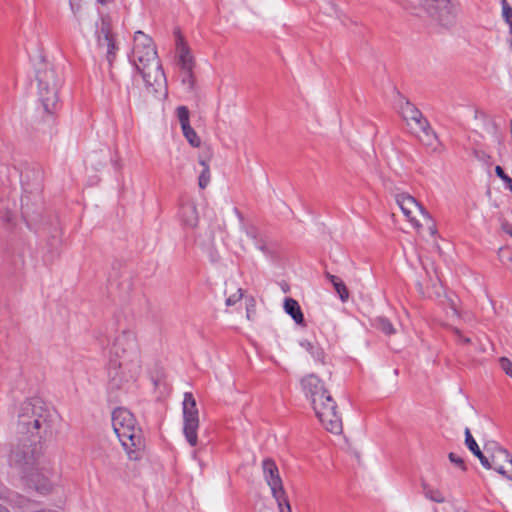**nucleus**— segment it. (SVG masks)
Segmentation results:
<instances>
[{
  "instance_id": "1",
  "label": "nucleus",
  "mask_w": 512,
  "mask_h": 512,
  "mask_svg": "<svg viewBox=\"0 0 512 512\" xmlns=\"http://www.w3.org/2000/svg\"><path fill=\"white\" fill-rule=\"evenodd\" d=\"M301 386L323 427L333 434H340L343 429L342 418L337 411L336 401L322 380L315 374H309L302 378Z\"/></svg>"
},
{
  "instance_id": "2",
  "label": "nucleus",
  "mask_w": 512,
  "mask_h": 512,
  "mask_svg": "<svg viewBox=\"0 0 512 512\" xmlns=\"http://www.w3.org/2000/svg\"><path fill=\"white\" fill-rule=\"evenodd\" d=\"M131 62L152 92L157 93L159 88L164 86L166 78L153 40L142 31H136L134 34Z\"/></svg>"
},
{
  "instance_id": "3",
  "label": "nucleus",
  "mask_w": 512,
  "mask_h": 512,
  "mask_svg": "<svg viewBox=\"0 0 512 512\" xmlns=\"http://www.w3.org/2000/svg\"><path fill=\"white\" fill-rule=\"evenodd\" d=\"M54 417V412L42 400L26 401L18 414V433L23 436L30 434L32 438H46L52 433Z\"/></svg>"
},
{
  "instance_id": "4",
  "label": "nucleus",
  "mask_w": 512,
  "mask_h": 512,
  "mask_svg": "<svg viewBox=\"0 0 512 512\" xmlns=\"http://www.w3.org/2000/svg\"><path fill=\"white\" fill-rule=\"evenodd\" d=\"M112 426L129 458L137 460L145 443L134 415L125 408H116L112 413Z\"/></svg>"
},
{
  "instance_id": "5",
  "label": "nucleus",
  "mask_w": 512,
  "mask_h": 512,
  "mask_svg": "<svg viewBox=\"0 0 512 512\" xmlns=\"http://www.w3.org/2000/svg\"><path fill=\"white\" fill-rule=\"evenodd\" d=\"M406 8L420 17H427L440 26L455 23L456 14L451 0H405Z\"/></svg>"
},
{
  "instance_id": "6",
  "label": "nucleus",
  "mask_w": 512,
  "mask_h": 512,
  "mask_svg": "<svg viewBox=\"0 0 512 512\" xmlns=\"http://www.w3.org/2000/svg\"><path fill=\"white\" fill-rule=\"evenodd\" d=\"M36 79L38 82L39 99L43 105L44 111L53 114L59 102V87L61 78L55 69L46 62L37 69Z\"/></svg>"
},
{
  "instance_id": "7",
  "label": "nucleus",
  "mask_w": 512,
  "mask_h": 512,
  "mask_svg": "<svg viewBox=\"0 0 512 512\" xmlns=\"http://www.w3.org/2000/svg\"><path fill=\"white\" fill-rule=\"evenodd\" d=\"M38 438L23 436L11 450L10 462L19 468L24 475L40 466L43 447Z\"/></svg>"
},
{
  "instance_id": "8",
  "label": "nucleus",
  "mask_w": 512,
  "mask_h": 512,
  "mask_svg": "<svg viewBox=\"0 0 512 512\" xmlns=\"http://www.w3.org/2000/svg\"><path fill=\"white\" fill-rule=\"evenodd\" d=\"M396 202L403 214L417 230L426 225L432 235L436 232L430 214L414 197L406 193L397 194Z\"/></svg>"
},
{
  "instance_id": "9",
  "label": "nucleus",
  "mask_w": 512,
  "mask_h": 512,
  "mask_svg": "<svg viewBox=\"0 0 512 512\" xmlns=\"http://www.w3.org/2000/svg\"><path fill=\"white\" fill-rule=\"evenodd\" d=\"M141 371L140 359L132 361L109 358L108 377L112 389H121L125 384L134 382Z\"/></svg>"
},
{
  "instance_id": "10",
  "label": "nucleus",
  "mask_w": 512,
  "mask_h": 512,
  "mask_svg": "<svg viewBox=\"0 0 512 512\" xmlns=\"http://www.w3.org/2000/svg\"><path fill=\"white\" fill-rule=\"evenodd\" d=\"M183 433L191 446L198 443L197 430L199 428V412L196 400L192 393L186 392L183 400Z\"/></svg>"
},
{
  "instance_id": "11",
  "label": "nucleus",
  "mask_w": 512,
  "mask_h": 512,
  "mask_svg": "<svg viewBox=\"0 0 512 512\" xmlns=\"http://www.w3.org/2000/svg\"><path fill=\"white\" fill-rule=\"evenodd\" d=\"M110 357L125 361L140 359L135 334L130 331H123L117 336L111 348Z\"/></svg>"
},
{
  "instance_id": "12",
  "label": "nucleus",
  "mask_w": 512,
  "mask_h": 512,
  "mask_svg": "<svg viewBox=\"0 0 512 512\" xmlns=\"http://www.w3.org/2000/svg\"><path fill=\"white\" fill-rule=\"evenodd\" d=\"M97 34V45L101 49L106 50V59L111 65L116 57V46L114 36L112 34L111 22L108 17L101 18V25L96 31Z\"/></svg>"
},
{
  "instance_id": "13",
  "label": "nucleus",
  "mask_w": 512,
  "mask_h": 512,
  "mask_svg": "<svg viewBox=\"0 0 512 512\" xmlns=\"http://www.w3.org/2000/svg\"><path fill=\"white\" fill-rule=\"evenodd\" d=\"M483 467L493 469L512 480V458L505 449L498 448L496 454L488 455V465Z\"/></svg>"
},
{
  "instance_id": "14",
  "label": "nucleus",
  "mask_w": 512,
  "mask_h": 512,
  "mask_svg": "<svg viewBox=\"0 0 512 512\" xmlns=\"http://www.w3.org/2000/svg\"><path fill=\"white\" fill-rule=\"evenodd\" d=\"M400 114L412 132H415L416 129L428 127V120L423 116L422 112L408 100L400 105Z\"/></svg>"
},
{
  "instance_id": "15",
  "label": "nucleus",
  "mask_w": 512,
  "mask_h": 512,
  "mask_svg": "<svg viewBox=\"0 0 512 512\" xmlns=\"http://www.w3.org/2000/svg\"><path fill=\"white\" fill-rule=\"evenodd\" d=\"M262 468L265 480L271 488L274 498L282 497V494L285 491L275 461L271 458L264 459L262 462Z\"/></svg>"
},
{
  "instance_id": "16",
  "label": "nucleus",
  "mask_w": 512,
  "mask_h": 512,
  "mask_svg": "<svg viewBox=\"0 0 512 512\" xmlns=\"http://www.w3.org/2000/svg\"><path fill=\"white\" fill-rule=\"evenodd\" d=\"M29 487L34 488L40 494H48L52 491V483L49 478L41 472L40 466L36 470L24 475Z\"/></svg>"
},
{
  "instance_id": "17",
  "label": "nucleus",
  "mask_w": 512,
  "mask_h": 512,
  "mask_svg": "<svg viewBox=\"0 0 512 512\" xmlns=\"http://www.w3.org/2000/svg\"><path fill=\"white\" fill-rule=\"evenodd\" d=\"M180 217L184 225L194 228L198 225L199 217L196 205L192 202H187L181 205Z\"/></svg>"
},
{
  "instance_id": "18",
  "label": "nucleus",
  "mask_w": 512,
  "mask_h": 512,
  "mask_svg": "<svg viewBox=\"0 0 512 512\" xmlns=\"http://www.w3.org/2000/svg\"><path fill=\"white\" fill-rule=\"evenodd\" d=\"M465 434V445L467 448L479 459L482 466L488 465V454L484 453L480 450L477 442L473 438L471 431L469 428H466L464 431ZM485 451L488 450L485 448Z\"/></svg>"
},
{
  "instance_id": "19",
  "label": "nucleus",
  "mask_w": 512,
  "mask_h": 512,
  "mask_svg": "<svg viewBox=\"0 0 512 512\" xmlns=\"http://www.w3.org/2000/svg\"><path fill=\"white\" fill-rule=\"evenodd\" d=\"M284 310L298 324L305 326L304 315L299 303L293 298H286L284 301Z\"/></svg>"
},
{
  "instance_id": "20",
  "label": "nucleus",
  "mask_w": 512,
  "mask_h": 512,
  "mask_svg": "<svg viewBox=\"0 0 512 512\" xmlns=\"http://www.w3.org/2000/svg\"><path fill=\"white\" fill-rule=\"evenodd\" d=\"M413 133L425 146L431 147L437 141V135L429 123L427 128L425 127L424 129H416Z\"/></svg>"
},
{
  "instance_id": "21",
  "label": "nucleus",
  "mask_w": 512,
  "mask_h": 512,
  "mask_svg": "<svg viewBox=\"0 0 512 512\" xmlns=\"http://www.w3.org/2000/svg\"><path fill=\"white\" fill-rule=\"evenodd\" d=\"M421 487H422L424 496L426 498H428L429 500L436 502V503H444L445 502V497L439 489L432 487L425 481L421 482Z\"/></svg>"
},
{
  "instance_id": "22",
  "label": "nucleus",
  "mask_w": 512,
  "mask_h": 512,
  "mask_svg": "<svg viewBox=\"0 0 512 512\" xmlns=\"http://www.w3.org/2000/svg\"><path fill=\"white\" fill-rule=\"evenodd\" d=\"M374 326L386 335L395 333L392 323L385 317H377L374 321Z\"/></svg>"
},
{
  "instance_id": "23",
  "label": "nucleus",
  "mask_w": 512,
  "mask_h": 512,
  "mask_svg": "<svg viewBox=\"0 0 512 512\" xmlns=\"http://www.w3.org/2000/svg\"><path fill=\"white\" fill-rule=\"evenodd\" d=\"M182 83L186 86L189 92L196 93L197 91V84H196V78L193 74L192 70L183 71L182 75Z\"/></svg>"
},
{
  "instance_id": "24",
  "label": "nucleus",
  "mask_w": 512,
  "mask_h": 512,
  "mask_svg": "<svg viewBox=\"0 0 512 512\" xmlns=\"http://www.w3.org/2000/svg\"><path fill=\"white\" fill-rule=\"evenodd\" d=\"M183 131V134L189 144L193 147H199L201 144L200 138L197 135L196 131L191 127V125H187L185 127L181 128Z\"/></svg>"
},
{
  "instance_id": "25",
  "label": "nucleus",
  "mask_w": 512,
  "mask_h": 512,
  "mask_svg": "<svg viewBox=\"0 0 512 512\" xmlns=\"http://www.w3.org/2000/svg\"><path fill=\"white\" fill-rule=\"evenodd\" d=\"M199 162L203 166V171L199 175L198 185L201 189H205L210 182V169L205 160H200Z\"/></svg>"
},
{
  "instance_id": "26",
  "label": "nucleus",
  "mask_w": 512,
  "mask_h": 512,
  "mask_svg": "<svg viewBox=\"0 0 512 512\" xmlns=\"http://www.w3.org/2000/svg\"><path fill=\"white\" fill-rule=\"evenodd\" d=\"M332 285H333L336 293L338 294L340 300L343 303L348 301V299L350 297V293H349V290H348L347 286L345 285V283L339 278Z\"/></svg>"
},
{
  "instance_id": "27",
  "label": "nucleus",
  "mask_w": 512,
  "mask_h": 512,
  "mask_svg": "<svg viewBox=\"0 0 512 512\" xmlns=\"http://www.w3.org/2000/svg\"><path fill=\"white\" fill-rule=\"evenodd\" d=\"M180 64L183 71L193 70V58L188 50L180 52Z\"/></svg>"
},
{
  "instance_id": "28",
  "label": "nucleus",
  "mask_w": 512,
  "mask_h": 512,
  "mask_svg": "<svg viewBox=\"0 0 512 512\" xmlns=\"http://www.w3.org/2000/svg\"><path fill=\"white\" fill-rule=\"evenodd\" d=\"M176 115L179 120V123L182 127H185L187 125H190V112L189 109L186 106H179L176 108Z\"/></svg>"
},
{
  "instance_id": "29",
  "label": "nucleus",
  "mask_w": 512,
  "mask_h": 512,
  "mask_svg": "<svg viewBox=\"0 0 512 512\" xmlns=\"http://www.w3.org/2000/svg\"><path fill=\"white\" fill-rule=\"evenodd\" d=\"M302 346L309 351V353L313 356L314 359L323 362L324 352L321 348L314 346L310 342L302 343Z\"/></svg>"
},
{
  "instance_id": "30",
  "label": "nucleus",
  "mask_w": 512,
  "mask_h": 512,
  "mask_svg": "<svg viewBox=\"0 0 512 512\" xmlns=\"http://www.w3.org/2000/svg\"><path fill=\"white\" fill-rule=\"evenodd\" d=\"M496 175L506 184V187L512 192V179L508 176L501 166L495 167Z\"/></svg>"
},
{
  "instance_id": "31",
  "label": "nucleus",
  "mask_w": 512,
  "mask_h": 512,
  "mask_svg": "<svg viewBox=\"0 0 512 512\" xmlns=\"http://www.w3.org/2000/svg\"><path fill=\"white\" fill-rule=\"evenodd\" d=\"M448 458L452 464L457 466L462 471L465 472L467 470V465L462 457L458 456L457 454H455L453 452H450L448 454Z\"/></svg>"
},
{
  "instance_id": "32",
  "label": "nucleus",
  "mask_w": 512,
  "mask_h": 512,
  "mask_svg": "<svg viewBox=\"0 0 512 512\" xmlns=\"http://www.w3.org/2000/svg\"><path fill=\"white\" fill-rule=\"evenodd\" d=\"M451 330L458 344L468 345L472 343L471 338L463 335L460 329L453 327Z\"/></svg>"
},
{
  "instance_id": "33",
  "label": "nucleus",
  "mask_w": 512,
  "mask_h": 512,
  "mask_svg": "<svg viewBox=\"0 0 512 512\" xmlns=\"http://www.w3.org/2000/svg\"><path fill=\"white\" fill-rule=\"evenodd\" d=\"M501 5L503 18L510 25V23H512V7L507 0H501Z\"/></svg>"
},
{
  "instance_id": "34",
  "label": "nucleus",
  "mask_w": 512,
  "mask_h": 512,
  "mask_svg": "<svg viewBox=\"0 0 512 512\" xmlns=\"http://www.w3.org/2000/svg\"><path fill=\"white\" fill-rule=\"evenodd\" d=\"M279 507L280 512H291V507L289 501L286 497L285 492L282 494V497L275 498Z\"/></svg>"
},
{
  "instance_id": "35",
  "label": "nucleus",
  "mask_w": 512,
  "mask_h": 512,
  "mask_svg": "<svg viewBox=\"0 0 512 512\" xmlns=\"http://www.w3.org/2000/svg\"><path fill=\"white\" fill-rule=\"evenodd\" d=\"M499 363L502 370L512 378V362L506 357H501Z\"/></svg>"
},
{
  "instance_id": "36",
  "label": "nucleus",
  "mask_w": 512,
  "mask_h": 512,
  "mask_svg": "<svg viewBox=\"0 0 512 512\" xmlns=\"http://www.w3.org/2000/svg\"><path fill=\"white\" fill-rule=\"evenodd\" d=\"M240 291H241V289H239V293L233 294L227 298V300H226L227 306H232V305L236 304L242 298V293H240Z\"/></svg>"
},
{
  "instance_id": "37",
  "label": "nucleus",
  "mask_w": 512,
  "mask_h": 512,
  "mask_svg": "<svg viewBox=\"0 0 512 512\" xmlns=\"http://www.w3.org/2000/svg\"><path fill=\"white\" fill-rule=\"evenodd\" d=\"M245 232H246V234H247L249 237H251V238H253V239L257 240V237H258L259 232H258V229H257L256 227H254V226L246 227V228H245Z\"/></svg>"
},
{
  "instance_id": "38",
  "label": "nucleus",
  "mask_w": 512,
  "mask_h": 512,
  "mask_svg": "<svg viewBox=\"0 0 512 512\" xmlns=\"http://www.w3.org/2000/svg\"><path fill=\"white\" fill-rule=\"evenodd\" d=\"M256 246L259 250L263 251V252H266L267 251V248H266V245L264 243L263 240H259L256 242Z\"/></svg>"
},
{
  "instance_id": "39",
  "label": "nucleus",
  "mask_w": 512,
  "mask_h": 512,
  "mask_svg": "<svg viewBox=\"0 0 512 512\" xmlns=\"http://www.w3.org/2000/svg\"><path fill=\"white\" fill-rule=\"evenodd\" d=\"M326 278L333 284L335 281L339 279L338 276H335L333 274H330L329 272L325 273Z\"/></svg>"
},
{
  "instance_id": "40",
  "label": "nucleus",
  "mask_w": 512,
  "mask_h": 512,
  "mask_svg": "<svg viewBox=\"0 0 512 512\" xmlns=\"http://www.w3.org/2000/svg\"><path fill=\"white\" fill-rule=\"evenodd\" d=\"M13 215L11 212H6V214L3 216V220L6 222L12 221Z\"/></svg>"
},
{
  "instance_id": "41",
  "label": "nucleus",
  "mask_w": 512,
  "mask_h": 512,
  "mask_svg": "<svg viewBox=\"0 0 512 512\" xmlns=\"http://www.w3.org/2000/svg\"><path fill=\"white\" fill-rule=\"evenodd\" d=\"M234 212L237 215V217L240 220V222H243L244 217H243L242 213L239 211V209L238 208H234Z\"/></svg>"
},
{
  "instance_id": "42",
  "label": "nucleus",
  "mask_w": 512,
  "mask_h": 512,
  "mask_svg": "<svg viewBox=\"0 0 512 512\" xmlns=\"http://www.w3.org/2000/svg\"><path fill=\"white\" fill-rule=\"evenodd\" d=\"M97 2H98V3H100V4H102V5H104V4H106V3H107V0H97Z\"/></svg>"
},
{
  "instance_id": "43",
  "label": "nucleus",
  "mask_w": 512,
  "mask_h": 512,
  "mask_svg": "<svg viewBox=\"0 0 512 512\" xmlns=\"http://www.w3.org/2000/svg\"><path fill=\"white\" fill-rule=\"evenodd\" d=\"M456 512H467L465 509H456Z\"/></svg>"
},
{
  "instance_id": "44",
  "label": "nucleus",
  "mask_w": 512,
  "mask_h": 512,
  "mask_svg": "<svg viewBox=\"0 0 512 512\" xmlns=\"http://www.w3.org/2000/svg\"><path fill=\"white\" fill-rule=\"evenodd\" d=\"M508 259L512 261V253H509Z\"/></svg>"
},
{
  "instance_id": "45",
  "label": "nucleus",
  "mask_w": 512,
  "mask_h": 512,
  "mask_svg": "<svg viewBox=\"0 0 512 512\" xmlns=\"http://www.w3.org/2000/svg\"><path fill=\"white\" fill-rule=\"evenodd\" d=\"M71 8H72V10H73L74 12H76L75 7H74V4H72V3H71Z\"/></svg>"
},
{
  "instance_id": "46",
  "label": "nucleus",
  "mask_w": 512,
  "mask_h": 512,
  "mask_svg": "<svg viewBox=\"0 0 512 512\" xmlns=\"http://www.w3.org/2000/svg\"><path fill=\"white\" fill-rule=\"evenodd\" d=\"M507 233H509L511 236H512V231L511 230H505Z\"/></svg>"
},
{
  "instance_id": "47",
  "label": "nucleus",
  "mask_w": 512,
  "mask_h": 512,
  "mask_svg": "<svg viewBox=\"0 0 512 512\" xmlns=\"http://www.w3.org/2000/svg\"><path fill=\"white\" fill-rule=\"evenodd\" d=\"M510 33L512 34V23H510Z\"/></svg>"
}]
</instances>
